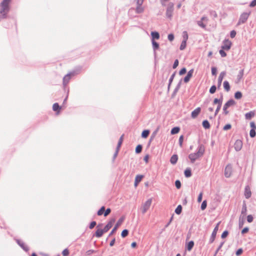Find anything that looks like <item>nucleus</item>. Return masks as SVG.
<instances>
[{"label": "nucleus", "mask_w": 256, "mask_h": 256, "mask_svg": "<svg viewBox=\"0 0 256 256\" xmlns=\"http://www.w3.org/2000/svg\"><path fill=\"white\" fill-rule=\"evenodd\" d=\"M188 32L186 31H184L182 32V41H186L187 42L188 40Z\"/></svg>", "instance_id": "nucleus-42"}, {"label": "nucleus", "mask_w": 256, "mask_h": 256, "mask_svg": "<svg viewBox=\"0 0 256 256\" xmlns=\"http://www.w3.org/2000/svg\"><path fill=\"white\" fill-rule=\"evenodd\" d=\"M197 154L198 153L196 152L194 153L190 154L188 155V158L190 159L191 163H194L196 159L200 157H201L200 156H199L198 154Z\"/></svg>", "instance_id": "nucleus-13"}, {"label": "nucleus", "mask_w": 256, "mask_h": 256, "mask_svg": "<svg viewBox=\"0 0 256 256\" xmlns=\"http://www.w3.org/2000/svg\"><path fill=\"white\" fill-rule=\"evenodd\" d=\"M232 43V42L228 40H224L222 42V48L225 50H230Z\"/></svg>", "instance_id": "nucleus-9"}, {"label": "nucleus", "mask_w": 256, "mask_h": 256, "mask_svg": "<svg viewBox=\"0 0 256 256\" xmlns=\"http://www.w3.org/2000/svg\"><path fill=\"white\" fill-rule=\"evenodd\" d=\"M243 252V250L242 248H238L236 252V256H240V254H242V253Z\"/></svg>", "instance_id": "nucleus-62"}, {"label": "nucleus", "mask_w": 256, "mask_h": 256, "mask_svg": "<svg viewBox=\"0 0 256 256\" xmlns=\"http://www.w3.org/2000/svg\"><path fill=\"white\" fill-rule=\"evenodd\" d=\"M202 126L205 129H208L210 126V122L207 120H203Z\"/></svg>", "instance_id": "nucleus-32"}, {"label": "nucleus", "mask_w": 256, "mask_h": 256, "mask_svg": "<svg viewBox=\"0 0 256 256\" xmlns=\"http://www.w3.org/2000/svg\"><path fill=\"white\" fill-rule=\"evenodd\" d=\"M78 72H77L76 71H72L68 74H66L64 78H63V85L64 86H66L69 82L72 76H74L75 75L77 74Z\"/></svg>", "instance_id": "nucleus-2"}, {"label": "nucleus", "mask_w": 256, "mask_h": 256, "mask_svg": "<svg viewBox=\"0 0 256 256\" xmlns=\"http://www.w3.org/2000/svg\"><path fill=\"white\" fill-rule=\"evenodd\" d=\"M180 128L178 126H176L172 128L170 130L171 134H175L179 132Z\"/></svg>", "instance_id": "nucleus-35"}, {"label": "nucleus", "mask_w": 256, "mask_h": 256, "mask_svg": "<svg viewBox=\"0 0 256 256\" xmlns=\"http://www.w3.org/2000/svg\"><path fill=\"white\" fill-rule=\"evenodd\" d=\"M223 86H224V90L226 92H228L230 90V86L227 80L224 81V82L223 83Z\"/></svg>", "instance_id": "nucleus-33"}, {"label": "nucleus", "mask_w": 256, "mask_h": 256, "mask_svg": "<svg viewBox=\"0 0 256 256\" xmlns=\"http://www.w3.org/2000/svg\"><path fill=\"white\" fill-rule=\"evenodd\" d=\"M186 46V41H182L180 46V49L181 50H184Z\"/></svg>", "instance_id": "nucleus-47"}, {"label": "nucleus", "mask_w": 256, "mask_h": 256, "mask_svg": "<svg viewBox=\"0 0 256 256\" xmlns=\"http://www.w3.org/2000/svg\"><path fill=\"white\" fill-rule=\"evenodd\" d=\"M247 212L246 205L245 202H243L242 208L241 210V215L243 216V217L246 215Z\"/></svg>", "instance_id": "nucleus-26"}, {"label": "nucleus", "mask_w": 256, "mask_h": 256, "mask_svg": "<svg viewBox=\"0 0 256 256\" xmlns=\"http://www.w3.org/2000/svg\"><path fill=\"white\" fill-rule=\"evenodd\" d=\"M114 222L115 220L112 218L105 226L104 228L102 229L105 232L109 230L112 227Z\"/></svg>", "instance_id": "nucleus-15"}, {"label": "nucleus", "mask_w": 256, "mask_h": 256, "mask_svg": "<svg viewBox=\"0 0 256 256\" xmlns=\"http://www.w3.org/2000/svg\"><path fill=\"white\" fill-rule=\"evenodd\" d=\"M178 160V156L177 154H173L170 158V162L172 164H176Z\"/></svg>", "instance_id": "nucleus-23"}, {"label": "nucleus", "mask_w": 256, "mask_h": 256, "mask_svg": "<svg viewBox=\"0 0 256 256\" xmlns=\"http://www.w3.org/2000/svg\"><path fill=\"white\" fill-rule=\"evenodd\" d=\"M236 104V102L232 98L228 100L224 106H223V111L224 114L226 115L228 114V111L227 110V109L234 105Z\"/></svg>", "instance_id": "nucleus-3"}, {"label": "nucleus", "mask_w": 256, "mask_h": 256, "mask_svg": "<svg viewBox=\"0 0 256 256\" xmlns=\"http://www.w3.org/2000/svg\"><path fill=\"white\" fill-rule=\"evenodd\" d=\"M222 100H223L222 96H221L220 98H216L214 99V100L213 101V104H217V105L222 104Z\"/></svg>", "instance_id": "nucleus-27"}, {"label": "nucleus", "mask_w": 256, "mask_h": 256, "mask_svg": "<svg viewBox=\"0 0 256 256\" xmlns=\"http://www.w3.org/2000/svg\"><path fill=\"white\" fill-rule=\"evenodd\" d=\"M96 251L93 250H88L86 252V255L87 256H90L92 254L96 252Z\"/></svg>", "instance_id": "nucleus-56"}, {"label": "nucleus", "mask_w": 256, "mask_h": 256, "mask_svg": "<svg viewBox=\"0 0 256 256\" xmlns=\"http://www.w3.org/2000/svg\"><path fill=\"white\" fill-rule=\"evenodd\" d=\"M252 195L250 188L248 186H246L244 189V196L246 198H249Z\"/></svg>", "instance_id": "nucleus-20"}, {"label": "nucleus", "mask_w": 256, "mask_h": 256, "mask_svg": "<svg viewBox=\"0 0 256 256\" xmlns=\"http://www.w3.org/2000/svg\"><path fill=\"white\" fill-rule=\"evenodd\" d=\"M176 72H174L170 76V79H169V80H168V90H170V85L172 84V82H173V80L174 78V76H176Z\"/></svg>", "instance_id": "nucleus-29"}, {"label": "nucleus", "mask_w": 256, "mask_h": 256, "mask_svg": "<svg viewBox=\"0 0 256 256\" xmlns=\"http://www.w3.org/2000/svg\"><path fill=\"white\" fill-rule=\"evenodd\" d=\"M226 74L225 72H222L220 74L218 78V88L219 89L221 86L222 82V80L224 78V76Z\"/></svg>", "instance_id": "nucleus-17"}, {"label": "nucleus", "mask_w": 256, "mask_h": 256, "mask_svg": "<svg viewBox=\"0 0 256 256\" xmlns=\"http://www.w3.org/2000/svg\"><path fill=\"white\" fill-rule=\"evenodd\" d=\"M186 72V68H183L179 71V74L182 76V75L185 74Z\"/></svg>", "instance_id": "nucleus-61"}, {"label": "nucleus", "mask_w": 256, "mask_h": 256, "mask_svg": "<svg viewBox=\"0 0 256 256\" xmlns=\"http://www.w3.org/2000/svg\"><path fill=\"white\" fill-rule=\"evenodd\" d=\"M144 177V176L142 174H138L136 176L134 184V186L135 187H136L138 186V185L142 181Z\"/></svg>", "instance_id": "nucleus-19"}, {"label": "nucleus", "mask_w": 256, "mask_h": 256, "mask_svg": "<svg viewBox=\"0 0 256 256\" xmlns=\"http://www.w3.org/2000/svg\"><path fill=\"white\" fill-rule=\"evenodd\" d=\"M124 220V217L122 216L116 222V225L114 226V228H112L110 232V233L108 236H111L114 233L117 228L122 224Z\"/></svg>", "instance_id": "nucleus-7"}, {"label": "nucleus", "mask_w": 256, "mask_h": 256, "mask_svg": "<svg viewBox=\"0 0 256 256\" xmlns=\"http://www.w3.org/2000/svg\"><path fill=\"white\" fill-rule=\"evenodd\" d=\"M11 0H3L0 4V20L5 18L9 12V4Z\"/></svg>", "instance_id": "nucleus-1"}, {"label": "nucleus", "mask_w": 256, "mask_h": 256, "mask_svg": "<svg viewBox=\"0 0 256 256\" xmlns=\"http://www.w3.org/2000/svg\"><path fill=\"white\" fill-rule=\"evenodd\" d=\"M194 71V69L192 68L188 72L186 76L184 78L185 83H188L190 81Z\"/></svg>", "instance_id": "nucleus-14"}, {"label": "nucleus", "mask_w": 256, "mask_h": 256, "mask_svg": "<svg viewBox=\"0 0 256 256\" xmlns=\"http://www.w3.org/2000/svg\"><path fill=\"white\" fill-rule=\"evenodd\" d=\"M61 106H60L58 103H54L52 106V110L54 112H56L57 113H58L60 110L61 109Z\"/></svg>", "instance_id": "nucleus-30"}, {"label": "nucleus", "mask_w": 256, "mask_h": 256, "mask_svg": "<svg viewBox=\"0 0 256 256\" xmlns=\"http://www.w3.org/2000/svg\"><path fill=\"white\" fill-rule=\"evenodd\" d=\"M174 9V4L171 2L169 3L166 10V16L168 18L170 19L172 18Z\"/></svg>", "instance_id": "nucleus-5"}, {"label": "nucleus", "mask_w": 256, "mask_h": 256, "mask_svg": "<svg viewBox=\"0 0 256 256\" xmlns=\"http://www.w3.org/2000/svg\"><path fill=\"white\" fill-rule=\"evenodd\" d=\"M184 176L186 178H190L192 176V170L190 168H187L184 172Z\"/></svg>", "instance_id": "nucleus-31"}, {"label": "nucleus", "mask_w": 256, "mask_h": 256, "mask_svg": "<svg viewBox=\"0 0 256 256\" xmlns=\"http://www.w3.org/2000/svg\"><path fill=\"white\" fill-rule=\"evenodd\" d=\"M182 207L180 204L175 209L174 212L177 214H180L182 212Z\"/></svg>", "instance_id": "nucleus-38"}, {"label": "nucleus", "mask_w": 256, "mask_h": 256, "mask_svg": "<svg viewBox=\"0 0 256 256\" xmlns=\"http://www.w3.org/2000/svg\"><path fill=\"white\" fill-rule=\"evenodd\" d=\"M152 43L153 50L154 52V54H156V51L159 48V44L155 40H152Z\"/></svg>", "instance_id": "nucleus-24"}, {"label": "nucleus", "mask_w": 256, "mask_h": 256, "mask_svg": "<svg viewBox=\"0 0 256 256\" xmlns=\"http://www.w3.org/2000/svg\"><path fill=\"white\" fill-rule=\"evenodd\" d=\"M219 53L222 57H226V53L224 52V50L222 48L219 50Z\"/></svg>", "instance_id": "nucleus-57"}, {"label": "nucleus", "mask_w": 256, "mask_h": 256, "mask_svg": "<svg viewBox=\"0 0 256 256\" xmlns=\"http://www.w3.org/2000/svg\"><path fill=\"white\" fill-rule=\"evenodd\" d=\"M104 233H105V232L102 229L98 228L96 230L94 236L99 238L102 237Z\"/></svg>", "instance_id": "nucleus-21"}, {"label": "nucleus", "mask_w": 256, "mask_h": 256, "mask_svg": "<svg viewBox=\"0 0 256 256\" xmlns=\"http://www.w3.org/2000/svg\"><path fill=\"white\" fill-rule=\"evenodd\" d=\"M201 111V108L200 107H198L196 108L191 113V116L193 118H196L198 115L200 114Z\"/></svg>", "instance_id": "nucleus-18"}, {"label": "nucleus", "mask_w": 256, "mask_h": 256, "mask_svg": "<svg viewBox=\"0 0 256 256\" xmlns=\"http://www.w3.org/2000/svg\"><path fill=\"white\" fill-rule=\"evenodd\" d=\"M175 186L178 189H179L180 188L181 182L180 180H176L175 181Z\"/></svg>", "instance_id": "nucleus-55"}, {"label": "nucleus", "mask_w": 256, "mask_h": 256, "mask_svg": "<svg viewBox=\"0 0 256 256\" xmlns=\"http://www.w3.org/2000/svg\"><path fill=\"white\" fill-rule=\"evenodd\" d=\"M232 172V166L230 164H228L224 170V176L226 178H230Z\"/></svg>", "instance_id": "nucleus-11"}, {"label": "nucleus", "mask_w": 256, "mask_h": 256, "mask_svg": "<svg viewBox=\"0 0 256 256\" xmlns=\"http://www.w3.org/2000/svg\"><path fill=\"white\" fill-rule=\"evenodd\" d=\"M250 14V12L242 13L240 16L237 25L238 26L242 24L245 23L246 22L247 20L248 19Z\"/></svg>", "instance_id": "nucleus-4"}, {"label": "nucleus", "mask_w": 256, "mask_h": 256, "mask_svg": "<svg viewBox=\"0 0 256 256\" xmlns=\"http://www.w3.org/2000/svg\"><path fill=\"white\" fill-rule=\"evenodd\" d=\"M173 218H174V214L172 215V216L170 218L168 222L165 225L164 228L162 229V231H164L165 230V229L169 226V225L170 224L172 220H173Z\"/></svg>", "instance_id": "nucleus-48"}, {"label": "nucleus", "mask_w": 256, "mask_h": 256, "mask_svg": "<svg viewBox=\"0 0 256 256\" xmlns=\"http://www.w3.org/2000/svg\"><path fill=\"white\" fill-rule=\"evenodd\" d=\"M242 146V142L240 140H237L234 144V148L236 151L239 152Z\"/></svg>", "instance_id": "nucleus-12"}, {"label": "nucleus", "mask_w": 256, "mask_h": 256, "mask_svg": "<svg viewBox=\"0 0 256 256\" xmlns=\"http://www.w3.org/2000/svg\"><path fill=\"white\" fill-rule=\"evenodd\" d=\"M250 136L252 138H254L256 136V130L251 129L250 132Z\"/></svg>", "instance_id": "nucleus-50"}, {"label": "nucleus", "mask_w": 256, "mask_h": 256, "mask_svg": "<svg viewBox=\"0 0 256 256\" xmlns=\"http://www.w3.org/2000/svg\"><path fill=\"white\" fill-rule=\"evenodd\" d=\"M232 128V125L230 124H226L224 128H223V130H228Z\"/></svg>", "instance_id": "nucleus-63"}, {"label": "nucleus", "mask_w": 256, "mask_h": 256, "mask_svg": "<svg viewBox=\"0 0 256 256\" xmlns=\"http://www.w3.org/2000/svg\"><path fill=\"white\" fill-rule=\"evenodd\" d=\"M150 133V131L148 130H144L142 132V137L144 138H146Z\"/></svg>", "instance_id": "nucleus-34"}, {"label": "nucleus", "mask_w": 256, "mask_h": 256, "mask_svg": "<svg viewBox=\"0 0 256 256\" xmlns=\"http://www.w3.org/2000/svg\"><path fill=\"white\" fill-rule=\"evenodd\" d=\"M202 22L203 21H202L201 20H198V21L197 24H198V26H200V27H201L203 28H205L206 27V25L205 24H204Z\"/></svg>", "instance_id": "nucleus-52"}, {"label": "nucleus", "mask_w": 256, "mask_h": 256, "mask_svg": "<svg viewBox=\"0 0 256 256\" xmlns=\"http://www.w3.org/2000/svg\"><path fill=\"white\" fill-rule=\"evenodd\" d=\"M63 256H68L69 254V250L68 248H65L62 252Z\"/></svg>", "instance_id": "nucleus-64"}, {"label": "nucleus", "mask_w": 256, "mask_h": 256, "mask_svg": "<svg viewBox=\"0 0 256 256\" xmlns=\"http://www.w3.org/2000/svg\"><path fill=\"white\" fill-rule=\"evenodd\" d=\"M112 210L110 208H108L106 210L104 209V216H108L111 212Z\"/></svg>", "instance_id": "nucleus-54"}, {"label": "nucleus", "mask_w": 256, "mask_h": 256, "mask_svg": "<svg viewBox=\"0 0 256 256\" xmlns=\"http://www.w3.org/2000/svg\"><path fill=\"white\" fill-rule=\"evenodd\" d=\"M168 38L170 42H172L174 40V36L173 34H168Z\"/></svg>", "instance_id": "nucleus-60"}, {"label": "nucleus", "mask_w": 256, "mask_h": 256, "mask_svg": "<svg viewBox=\"0 0 256 256\" xmlns=\"http://www.w3.org/2000/svg\"><path fill=\"white\" fill-rule=\"evenodd\" d=\"M182 80L181 79L180 81L178 82V83L177 84L176 87L175 88L174 92H173V95L175 94L179 90V89L180 88L181 84H182Z\"/></svg>", "instance_id": "nucleus-37"}, {"label": "nucleus", "mask_w": 256, "mask_h": 256, "mask_svg": "<svg viewBox=\"0 0 256 256\" xmlns=\"http://www.w3.org/2000/svg\"><path fill=\"white\" fill-rule=\"evenodd\" d=\"M142 146L141 144H138L135 150L136 154H140L142 152Z\"/></svg>", "instance_id": "nucleus-41"}, {"label": "nucleus", "mask_w": 256, "mask_h": 256, "mask_svg": "<svg viewBox=\"0 0 256 256\" xmlns=\"http://www.w3.org/2000/svg\"><path fill=\"white\" fill-rule=\"evenodd\" d=\"M194 242L192 240L190 241L186 244V248L188 250L190 251L192 250L194 246Z\"/></svg>", "instance_id": "nucleus-28"}, {"label": "nucleus", "mask_w": 256, "mask_h": 256, "mask_svg": "<svg viewBox=\"0 0 256 256\" xmlns=\"http://www.w3.org/2000/svg\"><path fill=\"white\" fill-rule=\"evenodd\" d=\"M234 98L236 100L240 99L242 96V92L240 91H238L234 93Z\"/></svg>", "instance_id": "nucleus-39"}, {"label": "nucleus", "mask_w": 256, "mask_h": 256, "mask_svg": "<svg viewBox=\"0 0 256 256\" xmlns=\"http://www.w3.org/2000/svg\"><path fill=\"white\" fill-rule=\"evenodd\" d=\"M224 242L223 241V242H222L219 246H218V248H217L215 252V253L214 255V256H216L217 254L218 253V252H219V250H220V248H222V246H223L224 244Z\"/></svg>", "instance_id": "nucleus-43"}, {"label": "nucleus", "mask_w": 256, "mask_h": 256, "mask_svg": "<svg viewBox=\"0 0 256 256\" xmlns=\"http://www.w3.org/2000/svg\"><path fill=\"white\" fill-rule=\"evenodd\" d=\"M136 11L137 14H141L144 12V8L142 6L137 5Z\"/></svg>", "instance_id": "nucleus-36"}, {"label": "nucleus", "mask_w": 256, "mask_h": 256, "mask_svg": "<svg viewBox=\"0 0 256 256\" xmlns=\"http://www.w3.org/2000/svg\"><path fill=\"white\" fill-rule=\"evenodd\" d=\"M255 115L254 111H250L245 114V118L246 120H250Z\"/></svg>", "instance_id": "nucleus-25"}, {"label": "nucleus", "mask_w": 256, "mask_h": 256, "mask_svg": "<svg viewBox=\"0 0 256 256\" xmlns=\"http://www.w3.org/2000/svg\"><path fill=\"white\" fill-rule=\"evenodd\" d=\"M183 141H184V136L182 135L179 138V140H178L179 145L180 147L182 146Z\"/></svg>", "instance_id": "nucleus-59"}, {"label": "nucleus", "mask_w": 256, "mask_h": 256, "mask_svg": "<svg viewBox=\"0 0 256 256\" xmlns=\"http://www.w3.org/2000/svg\"><path fill=\"white\" fill-rule=\"evenodd\" d=\"M158 129L154 130L153 132V133L152 134L150 138V142L155 137L156 135V134L158 132Z\"/></svg>", "instance_id": "nucleus-51"}, {"label": "nucleus", "mask_w": 256, "mask_h": 256, "mask_svg": "<svg viewBox=\"0 0 256 256\" xmlns=\"http://www.w3.org/2000/svg\"><path fill=\"white\" fill-rule=\"evenodd\" d=\"M217 88H218L215 85H212L209 90L210 93L211 94H214L216 92Z\"/></svg>", "instance_id": "nucleus-45"}, {"label": "nucleus", "mask_w": 256, "mask_h": 256, "mask_svg": "<svg viewBox=\"0 0 256 256\" xmlns=\"http://www.w3.org/2000/svg\"><path fill=\"white\" fill-rule=\"evenodd\" d=\"M152 202V199H148L142 206V214H144L149 209Z\"/></svg>", "instance_id": "nucleus-6"}, {"label": "nucleus", "mask_w": 256, "mask_h": 256, "mask_svg": "<svg viewBox=\"0 0 256 256\" xmlns=\"http://www.w3.org/2000/svg\"><path fill=\"white\" fill-rule=\"evenodd\" d=\"M220 223V222L216 224V226L214 227V228L212 232L211 236L210 238L209 244H212L214 242V240L216 238V236L218 230V226H219Z\"/></svg>", "instance_id": "nucleus-8"}, {"label": "nucleus", "mask_w": 256, "mask_h": 256, "mask_svg": "<svg viewBox=\"0 0 256 256\" xmlns=\"http://www.w3.org/2000/svg\"><path fill=\"white\" fill-rule=\"evenodd\" d=\"M228 232L227 230H225L222 233V234L221 235V238H226L228 236Z\"/></svg>", "instance_id": "nucleus-53"}, {"label": "nucleus", "mask_w": 256, "mask_h": 256, "mask_svg": "<svg viewBox=\"0 0 256 256\" xmlns=\"http://www.w3.org/2000/svg\"><path fill=\"white\" fill-rule=\"evenodd\" d=\"M204 150L205 149L204 146L202 144H200L198 145L196 152L198 153L197 154H198L199 156H202L204 152Z\"/></svg>", "instance_id": "nucleus-16"}, {"label": "nucleus", "mask_w": 256, "mask_h": 256, "mask_svg": "<svg viewBox=\"0 0 256 256\" xmlns=\"http://www.w3.org/2000/svg\"><path fill=\"white\" fill-rule=\"evenodd\" d=\"M18 244L25 252H28L29 250V248L21 240L19 239H14Z\"/></svg>", "instance_id": "nucleus-10"}, {"label": "nucleus", "mask_w": 256, "mask_h": 256, "mask_svg": "<svg viewBox=\"0 0 256 256\" xmlns=\"http://www.w3.org/2000/svg\"><path fill=\"white\" fill-rule=\"evenodd\" d=\"M207 206V202L206 200H204L201 204L200 208L202 210H204Z\"/></svg>", "instance_id": "nucleus-49"}, {"label": "nucleus", "mask_w": 256, "mask_h": 256, "mask_svg": "<svg viewBox=\"0 0 256 256\" xmlns=\"http://www.w3.org/2000/svg\"><path fill=\"white\" fill-rule=\"evenodd\" d=\"M128 232H129L127 229L124 230L121 233L122 237L123 238H126V236H128Z\"/></svg>", "instance_id": "nucleus-44"}, {"label": "nucleus", "mask_w": 256, "mask_h": 256, "mask_svg": "<svg viewBox=\"0 0 256 256\" xmlns=\"http://www.w3.org/2000/svg\"><path fill=\"white\" fill-rule=\"evenodd\" d=\"M222 105V104L217 105L216 108L215 110L214 116H216L218 114V112H219L221 108Z\"/></svg>", "instance_id": "nucleus-58"}, {"label": "nucleus", "mask_w": 256, "mask_h": 256, "mask_svg": "<svg viewBox=\"0 0 256 256\" xmlns=\"http://www.w3.org/2000/svg\"><path fill=\"white\" fill-rule=\"evenodd\" d=\"M152 40H158L160 36L158 32L156 31H152L151 32Z\"/></svg>", "instance_id": "nucleus-22"}, {"label": "nucleus", "mask_w": 256, "mask_h": 256, "mask_svg": "<svg viewBox=\"0 0 256 256\" xmlns=\"http://www.w3.org/2000/svg\"><path fill=\"white\" fill-rule=\"evenodd\" d=\"M244 69L241 70L239 71L238 74L237 76V78L238 80H240L244 76Z\"/></svg>", "instance_id": "nucleus-46"}, {"label": "nucleus", "mask_w": 256, "mask_h": 256, "mask_svg": "<svg viewBox=\"0 0 256 256\" xmlns=\"http://www.w3.org/2000/svg\"><path fill=\"white\" fill-rule=\"evenodd\" d=\"M105 206H102L97 212V214L98 216H102L104 214Z\"/></svg>", "instance_id": "nucleus-40"}]
</instances>
